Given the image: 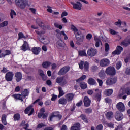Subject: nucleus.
<instances>
[{
  "label": "nucleus",
  "mask_w": 130,
  "mask_h": 130,
  "mask_svg": "<svg viewBox=\"0 0 130 130\" xmlns=\"http://www.w3.org/2000/svg\"><path fill=\"white\" fill-rule=\"evenodd\" d=\"M15 4L20 9L24 10L26 6H28V1L27 0H15Z\"/></svg>",
  "instance_id": "obj_1"
},
{
  "label": "nucleus",
  "mask_w": 130,
  "mask_h": 130,
  "mask_svg": "<svg viewBox=\"0 0 130 130\" xmlns=\"http://www.w3.org/2000/svg\"><path fill=\"white\" fill-rule=\"evenodd\" d=\"M105 73L109 76H114L116 74V71L114 67L110 66L106 68Z\"/></svg>",
  "instance_id": "obj_2"
},
{
  "label": "nucleus",
  "mask_w": 130,
  "mask_h": 130,
  "mask_svg": "<svg viewBox=\"0 0 130 130\" xmlns=\"http://www.w3.org/2000/svg\"><path fill=\"white\" fill-rule=\"evenodd\" d=\"M71 67L69 66H65L60 69L58 73V76H63L70 71Z\"/></svg>",
  "instance_id": "obj_3"
},
{
  "label": "nucleus",
  "mask_w": 130,
  "mask_h": 130,
  "mask_svg": "<svg viewBox=\"0 0 130 130\" xmlns=\"http://www.w3.org/2000/svg\"><path fill=\"white\" fill-rule=\"evenodd\" d=\"M56 83L59 84L61 87H63L64 85H67V80H64L63 77H58L56 78Z\"/></svg>",
  "instance_id": "obj_4"
},
{
  "label": "nucleus",
  "mask_w": 130,
  "mask_h": 130,
  "mask_svg": "<svg viewBox=\"0 0 130 130\" xmlns=\"http://www.w3.org/2000/svg\"><path fill=\"white\" fill-rule=\"evenodd\" d=\"M75 36L77 41H79V42H83L84 41L85 37L81 31H79L77 34H75Z\"/></svg>",
  "instance_id": "obj_5"
},
{
  "label": "nucleus",
  "mask_w": 130,
  "mask_h": 130,
  "mask_svg": "<svg viewBox=\"0 0 130 130\" xmlns=\"http://www.w3.org/2000/svg\"><path fill=\"white\" fill-rule=\"evenodd\" d=\"M116 108L120 112H124L125 111V106L122 102H119L116 105Z\"/></svg>",
  "instance_id": "obj_6"
},
{
  "label": "nucleus",
  "mask_w": 130,
  "mask_h": 130,
  "mask_svg": "<svg viewBox=\"0 0 130 130\" xmlns=\"http://www.w3.org/2000/svg\"><path fill=\"white\" fill-rule=\"evenodd\" d=\"M117 81V78H109L106 81V84L107 86H112L113 84H115Z\"/></svg>",
  "instance_id": "obj_7"
},
{
  "label": "nucleus",
  "mask_w": 130,
  "mask_h": 130,
  "mask_svg": "<svg viewBox=\"0 0 130 130\" xmlns=\"http://www.w3.org/2000/svg\"><path fill=\"white\" fill-rule=\"evenodd\" d=\"M87 54L88 56L93 57V56H95L97 54V50L90 48L87 50Z\"/></svg>",
  "instance_id": "obj_8"
},
{
  "label": "nucleus",
  "mask_w": 130,
  "mask_h": 130,
  "mask_svg": "<svg viewBox=\"0 0 130 130\" xmlns=\"http://www.w3.org/2000/svg\"><path fill=\"white\" fill-rule=\"evenodd\" d=\"M110 63V61L107 58H104L100 60V64L101 67H108Z\"/></svg>",
  "instance_id": "obj_9"
},
{
  "label": "nucleus",
  "mask_w": 130,
  "mask_h": 130,
  "mask_svg": "<svg viewBox=\"0 0 130 130\" xmlns=\"http://www.w3.org/2000/svg\"><path fill=\"white\" fill-rule=\"evenodd\" d=\"M71 4L72 5L73 9H75V10H82V3H81V2H77L76 3L71 2Z\"/></svg>",
  "instance_id": "obj_10"
},
{
  "label": "nucleus",
  "mask_w": 130,
  "mask_h": 130,
  "mask_svg": "<svg viewBox=\"0 0 130 130\" xmlns=\"http://www.w3.org/2000/svg\"><path fill=\"white\" fill-rule=\"evenodd\" d=\"M14 73L12 72H8L5 75V79L8 82H11L13 80Z\"/></svg>",
  "instance_id": "obj_11"
},
{
  "label": "nucleus",
  "mask_w": 130,
  "mask_h": 130,
  "mask_svg": "<svg viewBox=\"0 0 130 130\" xmlns=\"http://www.w3.org/2000/svg\"><path fill=\"white\" fill-rule=\"evenodd\" d=\"M121 44L125 47H127V46L130 45V36H128L125 38V39L122 41Z\"/></svg>",
  "instance_id": "obj_12"
},
{
  "label": "nucleus",
  "mask_w": 130,
  "mask_h": 130,
  "mask_svg": "<svg viewBox=\"0 0 130 130\" xmlns=\"http://www.w3.org/2000/svg\"><path fill=\"white\" fill-rule=\"evenodd\" d=\"M36 23L37 25L39 26V27H43V28H44V30H45V29H50V26H49V25H48L47 26V27H45L44 26V24L43 23V22L41 21V20L39 19L36 20Z\"/></svg>",
  "instance_id": "obj_13"
},
{
  "label": "nucleus",
  "mask_w": 130,
  "mask_h": 130,
  "mask_svg": "<svg viewBox=\"0 0 130 130\" xmlns=\"http://www.w3.org/2000/svg\"><path fill=\"white\" fill-rule=\"evenodd\" d=\"M123 50V48L120 46L117 47L116 50L112 53V55H115V54L119 55L121 53V51Z\"/></svg>",
  "instance_id": "obj_14"
},
{
  "label": "nucleus",
  "mask_w": 130,
  "mask_h": 130,
  "mask_svg": "<svg viewBox=\"0 0 130 130\" xmlns=\"http://www.w3.org/2000/svg\"><path fill=\"white\" fill-rule=\"evenodd\" d=\"M24 112L26 114H28L29 116L32 115V114H33V113L34 112V109H33L32 106H30L25 109Z\"/></svg>",
  "instance_id": "obj_15"
},
{
  "label": "nucleus",
  "mask_w": 130,
  "mask_h": 130,
  "mask_svg": "<svg viewBox=\"0 0 130 130\" xmlns=\"http://www.w3.org/2000/svg\"><path fill=\"white\" fill-rule=\"evenodd\" d=\"M2 52H3V51L0 50V58H2V57H5L6 55H10V54H11V51L9 50H6L2 53Z\"/></svg>",
  "instance_id": "obj_16"
},
{
  "label": "nucleus",
  "mask_w": 130,
  "mask_h": 130,
  "mask_svg": "<svg viewBox=\"0 0 130 130\" xmlns=\"http://www.w3.org/2000/svg\"><path fill=\"white\" fill-rule=\"evenodd\" d=\"M115 117L116 120H121L123 118V115L120 112L117 111L115 113Z\"/></svg>",
  "instance_id": "obj_17"
},
{
  "label": "nucleus",
  "mask_w": 130,
  "mask_h": 130,
  "mask_svg": "<svg viewBox=\"0 0 130 130\" xmlns=\"http://www.w3.org/2000/svg\"><path fill=\"white\" fill-rule=\"evenodd\" d=\"M84 106L85 107H89L91 105V100L88 96H85L84 99Z\"/></svg>",
  "instance_id": "obj_18"
},
{
  "label": "nucleus",
  "mask_w": 130,
  "mask_h": 130,
  "mask_svg": "<svg viewBox=\"0 0 130 130\" xmlns=\"http://www.w3.org/2000/svg\"><path fill=\"white\" fill-rule=\"evenodd\" d=\"M74 97H75L74 93H68L65 95V98L68 102H71L74 99Z\"/></svg>",
  "instance_id": "obj_19"
},
{
  "label": "nucleus",
  "mask_w": 130,
  "mask_h": 130,
  "mask_svg": "<svg viewBox=\"0 0 130 130\" xmlns=\"http://www.w3.org/2000/svg\"><path fill=\"white\" fill-rule=\"evenodd\" d=\"M56 46L59 49H62L66 46V44L62 40H59L57 42Z\"/></svg>",
  "instance_id": "obj_20"
},
{
  "label": "nucleus",
  "mask_w": 130,
  "mask_h": 130,
  "mask_svg": "<svg viewBox=\"0 0 130 130\" xmlns=\"http://www.w3.org/2000/svg\"><path fill=\"white\" fill-rule=\"evenodd\" d=\"M39 74L41 77L43 81H46L47 80V76L44 74V72L42 70H39Z\"/></svg>",
  "instance_id": "obj_21"
},
{
  "label": "nucleus",
  "mask_w": 130,
  "mask_h": 130,
  "mask_svg": "<svg viewBox=\"0 0 130 130\" xmlns=\"http://www.w3.org/2000/svg\"><path fill=\"white\" fill-rule=\"evenodd\" d=\"M41 50V48H40V47H34L31 49V51L33 52L34 54H35L36 55H38Z\"/></svg>",
  "instance_id": "obj_22"
},
{
  "label": "nucleus",
  "mask_w": 130,
  "mask_h": 130,
  "mask_svg": "<svg viewBox=\"0 0 130 130\" xmlns=\"http://www.w3.org/2000/svg\"><path fill=\"white\" fill-rule=\"evenodd\" d=\"M21 50H23V51H26V50H29V45H28V43H27L26 41H24V44L21 47Z\"/></svg>",
  "instance_id": "obj_23"
},
{
  "label": "nucleus",
  "mask_w": 130,
  "mask_h": 130,
  "mask_svg": "<svg viewBox=\"0 0 130 130\" xmlns=\"http://www.w3.org/2000/svg\"><path fill=\"white\" fill-rule=\"evenodd\" d=\"M81 125L79 123L74 124L71 127V130H80L81 129Z\"/></svg>",
  "instance_id": "obj_24"
},
{
  "label": "nucleus",
  "mask_w": 130,
  "mask_h": 130,
  "mask_svg": "<svg viewBox=\"0 0 130 130\" xmlns=\"http://www.w3.org/2000/svg\"><path fill=\"white\" fill-rule=\"evenodd\" d=\"M15 77L16 78V81L20 82L22 80V73L21 72H17L15 74Z\"/></svg>",
  "instance_id": "obj_25"
},
{
  "label": "nucleus",
  "mask_w": 130,
  "mask_h": 130,
  "mask_svg": "<svg viewBox=\"0 0 130 130\" xmlns=\"http://www.w3.org/2000/svg\"><path fill=\"white\" fill-rule=\"evenodd\" d=\"M97 91H98V92L94 96L95 99L98 100V101H100L101 100V91H99V89H95V91L97 92Z\"/></svg>",
  "instance_id": "obj_26"
},
{
  "label": "nucleus",
  "mask_w": 130,
  "mask_h": 130,
  "mask_svg": "<svg viewBox=\"0 0 130 130\" xmlns=\"http://www.w3.org/2000/svg\"><path fill=\"white\" fill-rule=\"evenodd\" d=\"M112 93H113V90L111 89H107L105 90L104 95L106 96H110L112 95Z\"/></svg>",
  "instance_id": "obj_27"
},
{
  "label": "nucleus",
  "mask_w": 130,
  "mask_h": 130,
  "mask_svg": "<svg viewBox=\"0 0 130 130\" xmlns=\"http://www.w3.org/2000/svg\"><path fill=\"white\" fill-rule=\"evenodd\" d=\"M105 115L107 119H111V118H113V112L112 111L107 112L105 114Z\"/></svg>",
  "instance_id": "obj_28"
},
{
  "label": "nucleus",
  "mask_w": 130,
  "mask_h": 130,
  "mask_svg": "<svg viewBox=\"0 0 130 130\" xmlns=\"http://www.w3.org/2000/svg\"><path fill=\"white\" fill-rule=\"evenodd\" d=\"M87 82L89 85H91L92 86H94V85H96V80H95L93 78H89Z\"/></svg>",
  "instance_id": "obj_29"
},
{
  "label": "nucleus",
  "mask_w": 130,
  "mask_h": 130,
  "mask_svg": "<svg viewBox=\"0 0 130 130\" xmlns=\"http://www.w3.org/2000/svg\"><path fill=\"white\" fill-rule=\"evenodd\" d=\"M99 77L104 80V79H105V76H106V74H105V72L104 70H101L98 74Z\"/></svg>",
  "instance_id": "obj_30"
},
{
  "label": "nucleus",
  "mask_w": 130,
  "mask_h": 130,
  "mask_svg": "<svg viewBox=\"0 0 130 130\" xmlns=\"http://www.w3.org/2000/svg\"><path fill=\"white\" fill-rule=\"evenodd\" d=\"M2 122L4 125H7V115L6 114H3L1 118Z\"/></svg>",
  "instance_id": "obj_31"
},
{
  "label": "nucleus",
  "mask_w": 130,
  "mask_h": 130,
  "mask_svg": "<svg viewBox=\"0 0 130 130\" xmlns=\"http://www.w3.org/2000/svg\"><path fill=\"white\" fill-rule=\"evenodd\" d=\"M21 96L24 98H26L27 96H29V91L28 89H25L21 93Z\"/></svg>",
  "instance_id": "obj_32"
},
{
  "label": "nucleus",
  "mask_w": 130,
  "mask_h": 130,
  "mask_svg": "<svg viewBox=\"0 0 130 130\" xmlns=\"http://www.w3.org/2000/svg\"><path fill=\"white\" fill-rule=\"evenodd\" d=\"M50 66H51V63L48 61L44 62L42 63V67L44 69H47V68L50 67Z\"/></svg>",
  "instance_id": "obj_33"
},
{
  "label": "nucleus",
  "mask_w": 130,
  "mask_h": 130,
  "mask_svg": "<svg viewBox=\"0 0 130 130\" xmlns=\"http://www.w3.org/2000/svg\"><path fill=\"white\" fill-rule=\"evenodd\" d=\"M67 102H68V101L64 98H61L59 100V103L60 104L64 105L67 104Z\"/></svg>",
  "instance_id": "obj_34"
},
{
  "label": "nucleus",
  "mask_w": 130,
  "mask_h": 130,
  "mask_svg": "<svg viewBox=\"0 0 130 130\" xmlns=\"http://www.w3.org/2000/svg\"><path fill=\"white\" fill-rule=\"evenodd\" d=\"M13 96L14 97L15 99L21 100V101L23 102V98H22V95H21L20 94H14Z\"/></svg>",
  "instance_id": "obj_35"
},
{
  "label": "nucleus",
  "mask_w": 130,
  "mask_h": 130,
  "mask_svg": "<svg viewBox=\"0 0 130 130\" xmlns=\"http://www.w3.org/2000/svg\"><path fill=\"white\" fill-rule=\"evenodd\" d=\"M58 90L59 91V98L63 96V95H64V92H63V90H62V88L61 87H59Z\"/></svg>",
  "instance_id": "obj_36"
},
{
  "label": "nucleus",
  "mask_w": 130,
  "mask_h": 130,
  "mask_svg": "<svg viewBox=\"0 0 130 130\" xmlns=\"http://www.w3.org/2000/svg\"><path fill=\"white\" fill-rule=\"evenodd\" d=\"M125 94V90L123 89H121L119 91V94L118 95V97L119 98H121V97Z\"/></svg>",
  "instance_id": "obj_37"
},
{
  "label": "nucleus",
  "mask_w": 130,
  "mask_h": 130,
  "mask_svg": "<svg viewBox=\"0 0 130 130\" xmlns=\"http://www.w3.org/2000/svg\"><path fill=\"white\" fill-rule=\"evenodd\" d=\"M78 53L80 56H87V54L86 53V50H85L79 51L78 52Z\"/></svg>",
  "instance_id": "obj_38"
},
{
  "label": "nucleus",
  "mask_w": 130,
  "mask_h": 130,
  "mask_svg": "<svg viewBox=\"0 0 130 130\" xmlns=\"http://www.w3.org/2000/svg\"><path fill=\"white\" fill-rule=\"evenodd\" d=\"M80 86L81 87V89H83V90H85V89H87V84H86V83L84 82L80 83Z\"/></svg>",
  "instance_id": "obj_39"
},
{
  "label": "nucleus",
  "mask_w": 130,
  "mask_h": 130,
  "mask_svg": "<svg viewBox=\"0 0 130 130\" xmlns=\"http://www.w3.org/2000/svg\"><path fill=\"white\" fill-rule=\"evenodd\" d=\"M71 29L72 30H73V31H74L75 36L76 35V34H77L78 32H79V31H78V29H77V27L74 26V25H71Z\"/></svg>",
  "instance_id": "obj_40"
},
{
  "label": "nucleus",
  "mask_w": 130,
  "mask_h": 130,
  "mask_svg": "<svg viewBox=\"0 0 130 130\" xmlns=\"http://www.w3.org/2000/svg\"><path fill=\"white\" fill-rule=\"evenodd\" d=\"M94 40L96 42L95 43L96 47H99V45L100 43H101V41H100V40L97 38H94Z\"/></svg>",
  "instance_id": "obj_41"
},
{
  "label": "nucleus",
  "mask_w": 130,
  "mask_h": 130,
  "mask_svg": "<svg viewBox=\"0 0 130 130\" xmlns=\"http://www.w3.org/2000/svg\"><path fill=\"white\" fill-rule=\"evenodd\" d=\"M84 71L85 72H88L89 71V62L87 61L84 63Z\"/></svg>",
  "instance_id": "obj_42"
},
{
  "label": "nucleus",
  "mask_w": 130,
  "mask_h": 130,
  "mask_svg": "<svg viewBox=\"0 0 130 130\" xmlns=\"http://www.w3.org/2000/svg\"><path fill=\"white\" fill-rule=\"evenodd\" d=\"M20 118H21L20 114L17 113V114H14V119L15 121L20 120Z\"/></svg>",
  "instance_id": "obj_43"
},
{
  "label": "nucleus",
  "mask_w": 130,
  "mask_h": 130,
  "mask_svg": "<svg viewBox=\"0 0 130 130\" xmlns=\"http://www.w3.org/2000/svg\"><path fill=\"white\" fill-rule=\"evenodd\" d=\"M80 118H81V119H82V120H84L85 122L88 123V119H87V118H86V115H84L82 114L80 116Z\"/></svg>",
  "instance_id": "obj_44"
},
{
  "label": "nucleus",
  "mask_w": 130,
  "mask_h": 130,
  "mask_svg": "<svg viewBox=\"0 0 130 130\" xmlns=\"http://www.w3.org/2000/svg\"><path fill=\"white\" fill-rule=\"evenodd\" d=\"M11 18L12 19H14V16H17V13L14 11V10H11V13H10Z\"/></svg>",
  "instance_id": "obj_45"
},
{
  "label": "nucleus",
  "mask_w": 130,
  "mask_h": 130,
  "mask_svg": "<svg viewBox=\"0 0 130 130\" xmlns=\"http://www.w3.org/2000/svg\"><path fill=\"white\" fill-rule=\"evenodd\" d=\"M84 111L85 113H87V114H90V113H92V110L91 108H89L84 109Z\"/></svg>",
  "instance_id": "obj_46"
},
{
  "label": "nucleus",
  "mask_w": 130,
  "mask_h": 130,
  "mask_svg": "<svg viewBox=\"0 0 130 130\" xmlns=\"http://www.w3.org/2000/svg\"><path fill=\"white\" fill-rule=\"evenodd\" d=\"M86 78H87V76L86 75H82L80 78H79L78 79H77L76 80V82H80V81H84V80H85V79H86Z\"/></svg>",
  "instance_id": "obj_47"
},
{
  "label": "nucleus",
  "mask_w": 130,
  "mask_h": 130,
  "mask_svg": "<svg viewBox=\"0 0 130 130\" xmlns=\"http://www.w3.org/2000/svg\"><path fill=\"white\" fill-rule=\"evenodd\" d=\"M121 23H122L121 20H120V19H118V21L115 23V25H116V26H117L118 27H121Z\"/></svg>",
  "instance_id": "obj_48"
},
{
  "label": "nucleus",
  "mask_w": 130,
  "mask_h": 130,
  "mask_svg": "<svg viewBox=\"0 0 130 130\" xmlns=\"http://www.w3.org/2000/svg\"><path fill=\"white\" fill-rule=\"evenodd\" d=\"M54 25L55 27H56V28H58V29H60V30H61V29H62V26L60 25L59 24H58V23L55 22L54 23Z\"/></svg>",
  "instance_id": "obj_49"
},
{
  "label": "nucleus",
  "mask_w": 130,
  "mask_h": 130,
  "mask_svg": "<svg viewBox=\"0 0 130 130\" xmlns=\"http://www.w3.org/2000/svg\"><path fill=\"white\" fill-rule=\"evenodd\" d=\"M120 68H121V62L118 61L116 63V68L117 69V70H119Z\"/></svg>",
  "instance_id": "obj_50"
},
{
  "label": "nucleus",
  "mask_w": 130,
  "mask_h": 130,
  "mask_svg": "<svg viewBox=\"0 0 130 130\" xmlns=\"http://www.w3.org/2000/svg\"><path fill=\"white\" fill-rule=\"evenodd\" d=\"M21 38H26V37H25L24 34L20 32L18 34V39H21Z\"/></svg>",
  "instance_id": "obj_51"
},
{
  "label": "nucleus",
  "mask_w": 130,
  "mask_h": 130,
  "mask_svg": "<svg viewBox=\"0 0 130 130\" xmlns=\"http://www.w3.org/2000/svg\"><path fill=\"white\" fill-rule=\"evenodd\" d=\"M97 81L99 83L100 87H102V86L103 85V81H102V80L98 78Z\"/></svg>",
  "instance_id": "obj_52"
},
{
  "label": "nucleus",
  "mask_w": 130,
  "mask_h": 130,
  "mask_svg": "<svg viewBox=\"0 0 130 130\" xmlns=\"http://www.w3.org/2000/svg\"><path fill=\"white\" fill-rule=\"evenodd\" d=\"M105 51L106 52H107L108 50H109V44H108V43H105Z\"/></svg>",
  "instance_id": "obj_53"
},
{
  "label": "nucleus",
  "mask_w": 130,
  "mask_h": 130,
  "mask_svg": "<svg viewBox=\"0 0 130 130\" xmlns=\"http://www.w3.org/2000/svg\"><path fill=\"white\" fill-rule=\"evenodd\" d=\"M125 62L126 63H127V62H129L130 61V55L127 56L125 59H124Z\"/></svg>",
  "instance_id": "obj_54"
},
{
  "label": "nucleus",
  "mask_w": 130,
  "mask_h": 130,
  "mask_svg": "<svg viewBox=\"0 0 130 130\" xmlns=\"http://www.w3.org/2000/svg\"><path fill=\"white\" fill-rule=\"evenodd\" d=\"M79 68L80 69H81V70H83V69H84V61H81L80 62L79 64Z\"/></svg>",
  "instance_id": "obj_55"
},
{
  "label": "nucleus",
  "mask_w": 130,
  "mask_h": 130,
  "mask_svg": "<svg viewBox=\"0 0 130 130\" xmlns=\"http://www.w3.org/2000/svg\"><path fill=\"white\" fill-rule=\"evenodd\" d=\"M1 24H2L3 28H4V27H7V26H8V24H9V22L7 21H5L1 23Z\"/></svg>",
  "instance_id": "obj_56"
},
{
  "label": "nucleus",
  "mask_w": 130,
  "mask_h": 130,
  "mask_svg": "<svg viewBox=\"0 0 130 130\" xmlns=\"http://www.w3.org/2000/svg\"><path fill=\"white\" fill-rule=\"evenodd\" d=\"M103 126L102 124L98 125L96 127V130H103Z\"/></svg>",
  "instance_id": "obj_57"
},
{
  "label": "nucleus",
  "mask_w": 130,
  "mask_h": 130,
  "mask_svg": "<svg viewBox=\"0 0 130 130\" xmlns=\"http://www.w3.org/2000/svg\"><path fill=\"white\" fill-rule=\"evenodd\" d=\"M86 39H87V40H91V39H92V34H88L86 35Z\"/></svg>",
  "instance_id": "obj_58"
},
{
  "label": "nucleus",
  "mask_w": 130,
  "mask_h": 130,
  "mask_svg": "<svg viewBox=\"0 0 130 130\" xmlns=\"http://www.w3.org/2000/svg\"><path fill=\"white\" fill-rule=\"evenodd\" d=\"M125 92L126 94L128 95H130V88L129 87H127L125 89Z\"/></svg>",
  "instance_id": "obj_59"
},
{
  "label": "nucleus",
  "mask_w": 130,
  "mask_h": 130,
  "mask_svg": "<svg viewBox=\"0 0 130 130\" xmlns=\"http://www.w3.org/2000/svg\"><path fill=\"white\" fill-rule=\"evenodd\" d=\"M107 126L108 127H110L111 128H113V127H114V124H113L112 123H109L107 124Z\"/></svg>",
  "instance_id": "obj_60"
},
{
  "label": "nucleus",
  "mask_w": 130,
  "mask_h": 130,
  "mask_svg": "<svg viewBox=\"0 0 130 130\" xmlns=\"http://www.w3.org/2000/svg\"><path fill=\"white\" fill-rule=\"evenodd\" d=\"M125 74H126V75H130V68L126 69Z\"/></svg>",
  "instance_id": "obj_61"
},
{
  "label": "nucleus",
  "mask_w": 130,
  "mask_h": 130,
  "mask_svg": "<svg viewBox=\"0 0 130 130\" xmlns=\"http://www.w3.org/2000/svg\"><path fill=\"white\" fill-rule=\"evenodd\" d=\"M56 98H57V95L52 94L51 100H52V101H55V100L56 99Z\"/></svg>",
  "instance_id": "obj_62"
},
{
  "label": "nucleus",
  "mask_w": 130,
  "mask_h": 130,
  "mask_svg": "<svg viewBox=\"0 0 130 130\" xmlns=\"http://www.w3.org/2000/svg\"><path fill=\"white\" fill-rule=\"evenodd\" d=\"M98 69V68L97 67V66H92L91 68V71L92 72H96Z\"/></svg>",
  "instance_id": "obj_63"
},
{
  "label": "nucleus",
  "mask_w": 130,
  "mask_h": 130,
  "mask_svg": "<svg viewBox=\"0 0 130 130\" xmlns=\"http://www.w3.org/2000/svg\"><path fill=\"white\" fill-rule=\"evenodd\" d=\"M48 9H47V12L49 13H52V9H51V7L49 6H47Z\"/></svg>",
  "instance_id": "obj_64"
}]
</instances>
